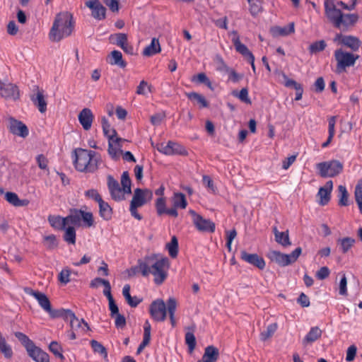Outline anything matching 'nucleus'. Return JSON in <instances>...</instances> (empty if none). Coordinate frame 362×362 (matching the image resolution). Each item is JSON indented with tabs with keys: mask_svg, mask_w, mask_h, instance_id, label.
I'll return each mask as SVG.
<instances>
[{
	"mask_svg": "<svg viewBox=\"0 0 362 362\" xmlns=\"http://www.w3.org/2000/svg\"><path fill=\"white\" fill-rule=\"evenodd\" d=\"M98 160H74L75 168L80 172L93 173L98 168Z\"/></svg>",
	"mask_w": 362,
	"mask_h": 362,
	"instance_id": "6ab92c4d",
	"label": "nucleus"
},
{
	"mask_svg": "<svg viewBox=\"0 0 362 362\" xmlns=\"http://www.w3.org/2000/svg\"><path fill=\"white\" fill-rule=\"evenodd\" d=\"M271 31L274 36H286L295 32V24L291 22L287 26H276L272 28Z\"/></svg>",
	"mask_w": 362,
	"mask_h": 362,
	"instance_id": "bb28decb",
	"label": "nucleus"
},
{
	"mask_svg": "<svg viewBox=\"0 0 362 362\" xmlns=\"http://www.w3.org/2000/svg\"><path fill=\"white\" fill-rule=\"evenodd\" d=\"M322 330L318 327H311L309 332L303 340V344L313 343L321 337Z\"/></svg>",
	"mask_w": 362,
	"mask_h": 362,
	"instance_id": "c9c22d12",
	"label": "nucleus"
},
{
	"mask_svg": "<svg viewBox=\"0 0 362 362\" xmlns=\"http://www.w3.org/2000/svg\"><path fill=\"white\" fill-rule=\"evenodd\" d=\"M169 260L167 257L156 259L151 263V274L154 276V283L157 285L162 284L168 276Z\"/></svg>",
	"mask_w": 362,
	"mask_h": 362,
	"instance_id": "39448f33",
	"label": "nucleus"
},
{
	"mask_svg": "<svg viewBox=\"0 0 362 362\" xmlns=\"http://www.w3.org/2000/svg\"><path fill=\"white\" fill-rule=\"evenodd\" d=\"M297 303L300 304L303 308H307L310 306V299L307 295L304 293H301L297 298Z\"/></svg>",
	"mask_w": 362,
	"mask_h": 362,
	"instance_id": "774afa93",
	"label": "nucleus"
},
{
	"mask_svg": "<svg viewBox=\"0 0 362 362\" xmlns=\"http://www.w3.org/2000/svg\"><path fill=\"white\" fill-rule=\"evenodd\" d=\"M7 127L10 133L22 138H25L29 134L28 127L23 122L18 120L13 117H10L8 119Z\"/></svg>",
	"mask_w": 362,
	"mask_h": 362,
	"instance_id": "9b49d317",
	"label": "nucleus"
},
{
	"mask_svg": "<svg viewBox=\"0 0 362 362\" xmlns=\"http://www.w3.org/2000/svg\"><path fill=\"white\" fill-rule=\"evenodd\" d=\"M130 286L129 284H125L122 289V294L127 300V303L132 307V308H136V303L132 301V296L130 295Z\"/></svg>",
	"mask_w": 362,
	"mask_h": 362,
	"instance_id": "bf43d9fd",
	"label": "nucleus"
},
{
	"mask_svg": "<svg viewBox=\"0 0 362 362\" xmlns=\"http://www.w3.org/2000/svg\"><path fill=\"white\" fill-rule=\"evenodd\" d=\"M337 40H339L341 45L350 48L354 52L358 50L361 45L359 38L353 35L337 34L334 37V41Z\"/></svg>",
	"mask_w": 362,
	"mask_h": 362,
	"instance_id": "2eb2a0df",
	"label": "nucleus"
},
{
	"mask_svg": "<svg viewBox=\"0 0 362 362\" xmlns=\"http://www.w3.org/2000/svg\"><path fill=\"white\" fill-rule=\"evenodd\" d=\"M275 240L284 247H287L291 245L289 239L288 230L278 233L276 236H275Z\"/></svg>",
	"mask_w": 362,
	"mask_h": 362,
	"instance_id": "8fccbe9b",
	"label": "nucleus"
},
{
	"mask_svg": "<svg viewBox=\"0 0 362 362\" xmlns=\"http://www.w3.org/2000/svg\"><path fill=\"white\" fill-rule=\"evenodd\" d=\"M82 210L74 209L70 211V214L66 217L67 224L80 225L81 221Z\"/></svg>",
	"mask_w": 362,
	"mask_h": 362,
	"instance_id": "4c0bfd02",
	"label": "nucleus"
},
{
	"mask_svg": "<svg viewBox=\"0 0 362 362\" xmlns=\"http://www.w3.org/2000/svg\"><path fill=\"white\" fill-rule=\"evenodd\" d=\"M45 244L48 250H53L58 245L56 236L53 234L44 237Z\"/></svg>",
	"mask_w": 362,
	"mask_h": 362,
	"instance_id": "13d9d810",
	"label": "nucleus"
},
{
	"mask_svg": "<svg viewBox=\"0 0 362 362\" xmlns=\"http://www.w3.org/2000/svg\"><path fill=\"white\" fill-rule=\"evenodd\" d=\"M107 187L112 199L116 202H121L125 199L123 187L119 186L117 180L111 175L107 177Z\"/></svg>",
	"mask_w": 362,
	"mask_h": 362,
	"instance_id": "ddd939ff",
	"label": "nucleus"
},
{
	"mask_svg": "<svg viewBox=\"0 0 362 362\" xmlns=\"http://www.w3.org/2000/svg\"><path fill=\"white\" fill-rule=\"evenodd\" d=\"M23 291L26 294L33 296L45 311L47 312L50 310L51 303L45 293L35 291L30 287H25Z\"/></svg>",
	"mask_w": 362,
	"mask_h": 362,
	"instance_id": "4468645a",
	"label": "nucleus"
},
{
	"mask_svg": "<svg viewBox=\"0 0 362 362\" xmlns=\"http://www.w3.org/2000/svg\"><path fill=\"white\" fill-rule=\"evenodd\" d=\"M338 197H339V206H348L349 205V194L346 188L344 185H339L338 187Z\"/></svg>",
	"mask_w": 362,
	"mask_h": 362,
	"instance_id": "37998d69",
	"label": "nucleus"
},
{
	"mask_svg": "<svg viewBox=\"0 0 362 362\" xmlns=\"http://www.w3.org/2000/svg\"><path fill=\"white\" fill-rule=\"evenodd\" d=\"M218 356V349L213 345L208 346L204 349L202 360L197 362H216Z\"/></svg>",
	"mask_w": 362,
	"mask_h": 362,
	"instance_id": "b1692460",
	"label": "nucleus"
},
{
	"mask_svg": "<svg viewBox=\"0 0 362 362\" xmlns=\"http://www.w3.org/2000/svg\"><path fill=\"white\" fill-rule=\"evenodd\" d=\"M177 308V301L174 298H170L166 303L162 299H156L150 304L149 313L153 320L163 322L168 314L173 327L176 325L175 313Z\"/></svg>",
	"mask_w": 362,
	"mask_h": 362,
	"instance_id": "f03ea898",
	"label": "nucleus"
},
{
	"mask_svg": "<svg viewBox=\"0 0 362 362\" xmlns=\"http://www.w3.org/2000/svg\"><path fill=\"white\" fill-rule=\"evenodd\" d=\"M202 182L212 193H216L217 189L214 185V181L209 175L203 176Z\"/></svg>",
	"mask_w": 362,
	"mask_h": 362,
	"instance_id": "680f3d73",
	"label": "nucleus"
},
{
	"mask_svg": "<svg viewBox=\"0 0 362 362\" xmlns=\"http://www.w3.org/2000/svg\"><path fill=\"white\" fill-rule=\"evenodd\" d=\"M186 96L190 100L196 101L199 105V107H208L209 106V102L206 98L201 94L196 92L185 93Z\"/></svg>",
	"mask_w": 362,
	"mask_h": 362,
	"instance_id": "e433bc0d",
	"label": "nucleus"
},
{
	"mask_svg": "<svg viewBox=\"0 0 362 362\" xmlns=\"http://www.w3.org/2000/svg\"><path fill=\"white\" fill-rule=\"evenodd\" d=\"M268 257L273 262H275L281 267H286L291 264V261L286 254L281 253L279 251L272 250L268 254Z\"/></svg>",
	"mask_w": 362,
	"mask_h": 362,
	"instance_id": "393cba45",
	"label": "nucleus"
},
{
	"mask_svg": "<svg viewBox=\"0 0 362 362\" xmlns=\"http://www.w3.org/2000/svg\"><path fill=\"white\" fill-rule=\"evenodd\" d=\"M337 116H332L328 119V132L329 136L325 142L322 144V147H327L332 141L334 136V127L336 124Z\"/></svg>",
	"mask_w": 362,
	"mask_h": 362,
	"instance_id": "58836bf2",
	"label": "nucleus"
},
{
	"mask_svg": "<svg viewBox=\"0 0 362 362\" xmlns=\"http://www.w3.org/2000/svg\"><path fill=\"white\" fill-rule=\"evenodd\" d=\"M109 63L111 65H117L120 68H125L127 66V62L123 60L121 52L118 50L111 52Z\"/></svg>",
	"mask_w": 362,
	"mask_h": 362,
	"instance_id": "72a5a7b5",
	"label": "nucleus"
},
{
	"mask_svg": "<svg viewBox=\"0 0 362 362\" xmlns=\"http://www.w3.org/2000/svg\"><path fill=\"white\" fill-rule=\"evenodd\" d=\"M0 95L6 100H17L20 98V90L13 83L0 81Z\"/></svg>",
	"mask_w": 362,
	"mask_h": 362,
	"instance_id": "f8f14e48",
	"label": "nucleus"
},
{
	"mask_svg": "<svg viewBox=\"0 0 362 362\" xmlns=\"http://www.w3.org/2000/svg\"><path fill=\"white\" fill-rule=\"evenodd\" d=\"M104 135L108 139V153L111 157H117L122 153V144L124 139L117 137V132L111 128L108 119L105 117L101 119Z\"/></svg>",
	"mask_w": 362,
	"mask_h": 362,
	"instance_id": "7ed1b4c3",
	"label": "nucleus"
},
{
	"mask_svg": "<svg viewBox=\"0 0 362 362\" xmlns=\"http://www.w3.org/2000/svg\"><path fill=\"white\" fill-rule=\"evenodd\" d=\"M317 168L321 177H328L338 175L342 170L343 165L337 160H331L317 164Z\"/></svg>",
	"mask_w": 362,
	"mask_h": 362,
	"instance_id": "0eeeda50",
	"label": "nucleus"
},
{
	"mask_svg": "<svg viewBox=\"0 0 362 362\" xmlns=\"http://www.w3.org/2000/svg\"><path fill=\"white\" fill-rule=\"evenodd\" d=\"M6 200L16 207L26 206L30 201L27 199H21L15 192H8L5 194Z\"/></svg>",
	"mask_w": 362,
	"mask_h": 362,
	"instance_id": "a878e982",
	"label": "nucleus"
},
{
	"mask_svg": "<svg viewBox=\"0 0 362 362\" xmlns=\"http://www.w3.org/2000/svg\"><path fill=\"white\" fill-rule=\"evenodd\" d=\"M70 327L73 330H77L79 328H82L84 332L90 330L88 324L83 319L79 320L76 315L74 319H71Z\"/></svg>",
	"mask_w": 362,
	"mask_h": 362,
	"instance_id": "a19ab883",
	"label": "nucleus"
},
{
	"mask_svg": "<svg viewBox=\"0 0 362 362\" xmlns=\"http://www.w3.org/2000/svg\"><path fill=\"white\" fill-rule=\"evenodd\" d=\"M97 153L92 150L77 148L72 151V158H94Z\"/></svg>",
	"mask_w": 362,
	"mask_h": 362,
	"instance_id": "2f4dec72",
	"label": "nucleus"
},
{
	"mask_svg": "<svg viewBox=\"0 0 362 362\" xmlns=\"http://www.w3.org/2000/svg\"><path fill=\"white\" fill-rule=\"evenodd\" d=\"M240 258L243 261L249 263L250 264L256 267L259 269H264L266 265L265 261L263 257L259 256L257 254H250L245 250H241Z\"/></svg>",
	"mask_w": 362,
	"mask_h": 362,
	"instance_id": "f3484780",
	"label": "nucleus"
},
{
	"mask_svg": "<svg viewBox=\"0 0 362 362\" xmlns=\"http://www.w3.org/2000/svg\"><path fill=\"white\" fill-rule=\"evenodd\" d=\"M327 47V43L324 40L315 41L310 45L308 51L310 54H314L323 51Z\"/></svg>",
	"mask_w": 362,
	"mask_h": 362,
	"instance_id": "79ce46f5",
	"label": "nucleus"
},
{
	"mask_svg": "<svg viewBox=\"0 0 362 362\" xmlns=\"http://www.w3.org/2000/svg\"><path fill=\"white\" fill-rule=\"evenodd\" d=\"M358 20V16L356 13H342V17L340 18L339 23L335 25L336 28L346 32L349 29L354 26Z\"/></svg>",
	"mask_w": 362,
	"mask_h": 362,
	"instance_id": "dca6fc26",
	"label": "nucleus"
},
{
	"mask_svg": "<svg viewBox=\"0 0 362 362\" xmlns=\"http://www.w3.org/2000/svg\"><path fill=\"white\" fill-rule=\"evenodd\" d=\"M166 248L171 257L175 258L178 254V240L175 236H173L170 243H167Z\"/></svg>",
	"mask_w": 362,
	"mask_h": 362,
	"instance_id": "c03bdc74",
	"label": "nucleus"
},
{
	"mask_svg": "<svg viewBox=\"0 0 362 362\" xmlns=\"http://www.w3.org/2000/svg\"><path fill=\"white\" fill-rule=\"evenodd\" d=\"M233 34L235 35V37L232 39L235 50L241 54L246 59L250 58V57H252L253 54L249 50L246 45L241 43L237 31H233Z\"/></svg>",
	"mask_w": 362,
	"mask_h": 362,
	"instance_id": "5701e85b",
	"label": "nucleus"
},
{
	"mask_svg": "<svg viewBox=\"0 0 362 362\" xmlns=\"http://www.w3.org/2000/svg\"><path fill=\"white\" fill-rule=\"evenodd\" d=\"M70 274L71 272L69 269H62L59 274L58 279L61 283L66 284L70 281Z\"/></svg>",
	"mask_w": 362,
	"mask_h": 362,
	"instance_id": "338daca9",
	"label": "nucleus"
},
{
	"mask_svg": "<svg viewBox=\"0 0 362 362\" xmlns=\"http://www.w3.org/2000/svg\"><path fill=\"white\" fill-rule=\"evenodd\" d=\"M340 247L343 253H346L353 246L355 240L351 238H344L339 239Z\"/></svg>",
	"mask_w": 362,
	"mask_h": 362,
	"instance_id": "6e6d98bb",
	"label": "nucleus"
},
{
	"mask_svg": "<svg viewBox=\"0 0 362 362\" xmlns=\"http://www.w3.org/2000/svg\"><path fill=\"white\" fill-rule=\"evenodd\" d=\"M157 149L166 156H189L188 151L184 146L173 141H168L167 143L158 144Z\"/></svg>",
	"mask_w": 362,
	"mask_h": 362,
	"instance_id": "423d86ee",
	"label": "nucleus"
},
{
	"mask_svg": "<svg viewBox=\"0 0 362 362\" xmlns=\"http://www.w3.org/2000/svg\"><path fill=\"white\" fill-rule=\"evenodd\" d=\"M99 205V214L101 218L105 221H109L112 218V209L109 204L101 199L98 202Z\"/></svg>",
	"mask_w": 362,
	"mask_h": 362,
	"instance_id": "cd10ccee",
	"label": "nucleus"
},
{
	"mask_svg": "<svg viewBox=\"0 0 362 362\" xmlns=\"http://www.w3.org/2000/svg\"><path fill=\"white\" fill-rule=\"evenodd\" d=\"M277 328L278 325L276 322L269 325L266 330L260 333V339L265 341L274 335Z\"/></svg>",
	"mask_w": 362,
	"mask_h": 362,
	"instance_id": "a18cd8bd",
	"label": "nucleus"
},
{
	"mask_svg": "<svg viewBox=\"0 0 362 362\" xmlns=\"http://www.w3.org/2000/svg\"><path fill=\"white\" fill-rule=\"evenodd\" d=\"M250 4V12L252 16H256L262 11V2L259 0H247Z\"/></svg>",
	"mask_w": 362,
	"mask_h": 362,
	"instance_id": "603ef678",
	"label": "nucleus"
},
{
	"mask_svg": "<svg viewBox=\"0 0 362 362\" xmlns=\"http://www.w3.org/2000/svg\"><path fill=\"white\" fill-rule=\"evenodd\" d=\"M333 188V182L327 181L323 187L319 189L317 196L320 197L319 204L325 206L328 204L331 197V192Z\"/></svg>",
	"mask_w": 362,
	"mask_h": 362,
	"instance_id": "aec40b11",
	"label": "nucleus"
},
{
	"mask_svg": "<svg viewBox=\"0 0 362 362\" xmlns=\"http://www.w3.org/2000/svg\"><path fill=\"white\" fill-rule=\"evenodd\" d=\"M156 259V255L152 257H148L146 258V261L139 260L137 267L139 269V272L141 273L142 276H147L151 270V266H149V264L153 263L152 261Z\"/></svg>",
	"mask_w": 362,
	"mask_h": 362,
	"instance_id": "c756f323",
	"label": "nucleus"
},
{
	"mask_svg": "<svg viewBox=\"0 0 362 362\" xmlns=\"http://www.w3.org/2000/svg\"><path fill=\"white\" fill-rule=\"evenodd\" d=\"M161 48L158 39L153 37L150 45H148L143 51V55L151 57L160 52Z\"/></svg>",
	"mask_w": 362,
	"mask_h": 362,
	"instance_id": "c85d7f7f",
	"label": "nucleus"
},
{
	"mask_svg": "<svg viewBox=\"0 0 362 362\" xmlns=\"http://www.w3.org/2000/svg\"><path fill=\"white\" fill-rule=\"evenodd\" d=\"M85 196L88 199L95 200L96 202H98L102 199L100 194L95 189H90L86 191Z\"/></svg>",
	"mask_w": 362,
	"mask_h": 362,
	"instance_id": "0e129e2a",
	"label": "nucleus"
},
{
	"mask_svg": "<svg viewBox=\"0 0 362 362\" xmlns=\"http://www.w3.org/2000/svg\"><path fill=\"white\" fill-rule=\"evenodd\" d=\"M15 337L18 339V341L22 344V345L25 348L26 351L30 348L34 342L30 340L27 335L21 332H16L14 333Z\"/></svg>",
	"mask_w": 362,
	"mask_h": 362,
	"instance_id": "de8ad7c7",
	"label": "nucleus"
},
{
	"mask_svg": "<svg viewBox=\"0 0 362 362\" xmlns=\"http://www.w3.org/2000/svg\"><path fill=\"white\" fill-rule=\"evenodd\" d=\"M185 341L190 350H193L196 346V338L193 333L187 332L185 334Z\"/></svg>",
	"mask_w": 362,
	"mask_h": 362,
	"instance_id": "69168bd1",
	"label": "nucleus"
},
{
	"mask_svg": "<svg viewBox=\"0 0 362 362\" xmlns=\"http://www.w3.org/2000/svg\"><path fill=\"white\" fill-rule=\"evenodd\" d=\"M0 352L6 358H11L13 356L11 346L6 343V339L0 332Z\"/></svg>",
	"mask_w": 362,
	"mask_h": 362,
	"instance_id": "ea45409f",
	"label": "nucleus"
},
{
	"mask_svg": "<svg viewBox=\"0 0 362 362\" xmlns=\"http://www.w3.org/2000/svg\"><path fill=\"white\" fill-rule=\"evenodd\" d=\"M49 349L56 357L59 358L62 361L64 360V356L62 354V348L57 341H52L49 346Z\"/></svg>",
	"mask_w": 362,
	"mask_h": 362,
	"instance_id": "864d4df0",
	"label": "nucleus"
},
{
	"mask_svg": "<svg viewBox=\"0 0 362 362\" xmlns=\"http://www.w3.org/2000/svg\"><path fill=\"white\" fill-rule=\"evenodd\" d=\"M30 99L33 104L37 107L41 113H43L47 110V102L42 92L38 91L36 95H32Z\"/></svg>",
	"mask_w": 362,
	"mask_h": 362,
	"instance_id": "7c9ffc66",
	"label": "nucleus"
},
{
	"mask_svg": "<svg viewBox=\"0 0 362 362\" xmlns=\"http://www.w3.org/2000/svg\"><path fill=\"white\" fill-rule=\"evenodd\" d=\"M355 199L359 210L362 211V180L359 181L355 188Z\"/></svg>",
	"mask_w": 362,
	"mask_h": 362,
	"instance_id": "4d7b16f0",
	"label": "nucleus"
},
{
	"mask_svg": "<svg viewBox=\"0 0 362 362\" xmlns=\"http://www.w3.org/2000/svg\"><path fill=\"white\" fill-rule=\"evenodd\" d=\"M189 214L192 217V221L196 228L201 232L214 233L216 229L215 223L210 219L204 218L195 211L190 209Z\"/></svg>",
	"mask_w": 362,
	"mask_h": 362,
	"instance_id": "6e6552de",
	"label": "nucleus"
},
{
	"mask_svg": "<svg viewBox=\"0 0 362 362\" xmlns=\"http://www.w3.org/2000/svg\"><path fill=\"white\" fill-rule=\"evenodd\" d=\"M232 95L246 104L250 105L252 103V101L248 95V89L247 88H243L240 92L233 90L232 92Z\"/></svg>",
	"mask_w": 362,
	"mask_h": 362,
	"instance_id": "49530a36",
	"label": "nucleus"
},
{
	"mask_svg": "<svg viewBox=\"0 0 362 362\" xmlns=\"http://www.w3.org/2000/svg\"><path fill=\"white\" fill-rule=\"evenodd\" d=\"M153 199V192L148 189L136 188L130 202L131 205L141 207Z\"/></svg>",
	"mask_w": 362,
	"mask_h": 362,
	"instance_id": "1a4fd4ad",
	"label": "nucleus"
},
{
	"mask_svg": "<svg viewBox=\"0 0 362 362\" xmlns=\"http://www.w3.org/2000/svg\"><path fill=\"white\" fill-rule=\"evenodd\" d=\"M48 221L52 227L57 230H64L67 225L66 218H62L59 216H49Z\"/></svg>",
	"mask_w": 362,
	"mask_h": 362,
	"instance_id": "473e14b6",
	"label": "nucleus"
},
{
	"mask_svg": "<svg viewBox=\"0 0 362 362\" xmlns=\"http://www.w3.org/2000/svg\"><path fill=\"white\" fill-rule=\"evenodd\" d=\"M64 240L69 244L74 245L76 243V230L73 226L65 228Z\"/></svg>",
	"mask_w": 362,
	"mask_h": 362,
	"instance_id": "09e8293b",
	"label": "nucleus"
},
{
	"mask_svg": "<svg viewBox=\"0 0 362 362\" xmlns=\"http://www.w3.org/2000/svg\"><path fill=\"white\" fill-rule=\"evenodd\" d=\"M75 23L69 12H61L56 15L49 33V40L58 42L71 35Z\"/></svg>",
	"mask_w": 362,
	"mask_h": 362,
	"instance_id": "f257e3e1",
	"label": "nucleus"
},
{
	"mask_svg": "<svg viewBox=\"0 0 362 362\" xmlns=\"http://www.w3.org/2000/svg\"><path fill=\"white\" fill-rule=\"evenodd\" d=\"M324 4L325 14L329 21L335 27L337 23H339L343 13L340 9L337 8L334 0H325Z\"/></svg>",
	"mask_w": 362,
	"mask_h": 362,
	"instance_id": "9d476101",
	"label": "nucleus"
},
{
	"mask_svg": "<svg viewBox=\"0 0 362 362\" xmlns=\"http://www.w3.org/2000/svg\"><path fill=\"white\" fill-rule=\"evenodd\" d=\"M334 58L337 61V72L340 74L346 71L347 67L353 66L359 56L338 49L334 52Z\"/></svg>",
	"mask_w": 362,
	"mask_h": 362,
	"instance_id": "20e7f679",
	"label": "nucleus"
},
{
	"mask_svg": "<svg viewBox=\"0 0 362 362\" xmlns=\"http://www.w3.org/2000/svg\"><path fill=\"white\" fill-rule=\"evenodd\" d=\"M155 206L158 216H160L165 214L166 209V202L165 197H159L156 201Z\"/></svg>",
	"mask_w": 362,
	"mask_h": 362,
	"instance_id": "5fc2aeb1",
	"label": "nucleus"
},
{
	"mask_svg": "<svg viewBox=\"0 0 362 362\" xmlns=\"http://www.w3.org/2000/svg\"><path fill=\"white\" fill-rule=\"evenodd\" d=\"M91 348L95 352L100 354L101 355L107 356V351L105 346L98 341L93 339L90 342Z\"/></svg>",
	"mask_w": 362,
	"mask_h": 362,
	"instance_id": "052dcab7",
	"label": "nucleus"
},
{
	"mask_svg": "<svg viewBox=\"0 0 362 362\" xmlns=\"http://www.w3.org/2000/svg\"><path fill=\"white\" fill-rule=\"evenodd\" d=\"M83 215L81 216V220L84 222L86 226L91 227L93 226L94 219L91 212H86L82 211Z\"/></svg>",
	"mask_w": 362,
	"mask_h": 362,
	"instance_id": "e2e57ef3",
	"label": "nucleus"
},
{
	"mask_svg": "<svg viewBox=\"0 0 362 362\" xmlns=\"http://www.w3.org/2000/svg\"><path fill=\"white\" fill-rule=\"evenodd\" d=\"M86 6L92 11V16L97 20L105 18L106 8L99 0H88Z\"/></svg>",
	"mask_w": 362,
	"mask_h": 362,
	"instance_id": "a211bd4d",
	"label": "nucleus"
},
{
	"mask_svg": "<svg viewBox=\"0 0 362 362\" xmlns=\"http://www.w3.org/2000/svg\"><path fill=\"white\" fill-rule=\"evenodd\" d=\"M30 358L36 362H49V355L35 344L27 350Z\"/></svg>",
	"mask_w": 362,
	"mask_h": 362,
	"instance_id": "4be33fe9",
	"label": "nucleus"
},
{
	"mask_svg": "<svg viewBox=\"0 0 362 362\" xmlns=\"http://www.w3.org/2000/svg\"><path fill=\"white\" fill-rule=\"evenodd\" d=\"M131 180L129 175V173L127 171L123 172L122 177H121V185L123 187V192H124L127 194H131L132 189H131Z\"/></svg>",
	"mask_w": 362,
	"mask_h": 362,
	"instance_id": "3c124183",
	"label": "nucleus"
},
{
	"mask_svg": "<svg viewBox=\"0 0 362 362\" xmlns=\"http://www.w3.org/2000/svg\"><path fill=\"white\" fill-rule=\"evenodd\" d=\"M78 121L85 130H89L91 127L94 116L90 109L83 108L78 115Z\"/></svg>",
	"mask_w": 362,
	"mask_h": 362,
	"instance_id": "412c9836",
	"label": "nucleus"
},
{
	"mask_svg": "<svg viewBox=\"0 0 362 362\" xmlns=\"http://www.w3.org/2000/svg\"><path fill=\"white\" fill-rule=\"evenodd\" d=\"M173 206L175 208L185 209L187 202L185 195L182 192H175L172 197Z\"/></svg>",
	"mask_w": 362,
	"mask_h": 362,
	"instance_id": "f704fd0d",
	"label": "nucleus"
}]
</instances>
